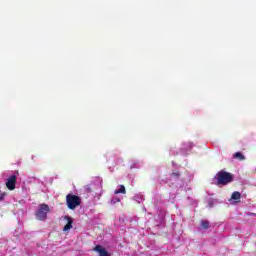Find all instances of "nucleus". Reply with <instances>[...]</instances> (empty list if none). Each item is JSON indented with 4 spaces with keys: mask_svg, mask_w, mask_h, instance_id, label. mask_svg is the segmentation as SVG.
I'll use <instances>...</instances> for the list:
<instances>
[{
    "mask_svg": "<svg viewBox=\"0 0 256 256\" xmlns=\"http://www.w3.org/2000/svg\"><path fill=\"white\" fill-rule=\"evenodd\" d=\"M215 179L217 180L216 185L219 186H225L229 185V183H233V174L226 172L225 170L219 171Z\"/></svg>",
    "mask_w": 256,
    "mask_h": 256,
    "instance_id": "obj_1",
    "label": "nucleus"
},
{
    "mask_svg": "<svg viewBox=\"0 0 256 256\" xmlns=\"http://www.w3.org/2000/svg\"><path fill=\"white\" fill-rule=\"evenodd\" d=\"M66 204L68 209L75 211V209L81 205V197L74 194H68L66 196Z\"/></svg>",
    "mask_w": 256,
    "mask_h": 256,
    "instance_id": "obj_2",
    "label": "nucleus"
},
{
    "mask_svg": "<svg viewBox=\"0 0 256 256\" xmlns=\"http://www.w3.org/2000/svg\"><path fill=\"white\" fill-rule=\"evenodd\" d=\"M51 211L49 205L42 203L39 205L38 210L35 212V217L38 221H46L47 215Z\"/></svg>",
    "mask_w": 256,
    "mask_h": 256,
    "instance_id": "obj_3",
    "label": "nucleus"
},
{
    "mask_svg": "<svg viewBox=\"0 0 256 256\" xmlns=\"http://www.w3.org/2000/svg\"><path fill=\"white\" fill-rule=\"evenodd\" d=\"M17 184V176L11 175L6 181V187L9 191H15V185Z\"/></svg>",
    "mask_w": 256,
    "mask_h": 256,
    "instance_id": "obj_4",
    "label": "nucleus"
},
{
    "mask_svg": "<svg viewBox=\"0 0 256 256\" xmlns=\"http://www.w3.org/2000/svg\"><path fill=\"white\" fill-rule=\"evenodd\" d=\"M93 251H96V253H99V256H109V252L103 246L96 245L93 249Z\"/></svg>",
    "mask_w": 256,
    "mask_h": 256,
    "instance_id": "obj_5",
    "label": "nucleus"
},
{
    "mask_svg": "<svg viewBox=\"0 0 256 256\" xmlns=\"http://www.w3.org/2000/svg\"><path fill=\"white\" fill-rule=\"evenodd\" d=\"M65 219L67 220V224L64 226L63 231L73 229V219L70 216H65Z\"/></svg>",
    "mask_w": 256,
    "mask_h": 256,
    "instance_id": "obj_6",
    "label": "nucleus"
},
{
    "mask_svg": "<svg viewBox=\"0 0 256 256\" xmlns=\"http://www.w3.org/2000/svg\"><path fill=\"white\" fill-rule=\"evenodd\" d=\"M233 157L234 159H238V161H245V155H243L241 152H236Z\"/></svg>",
    "mask_w": 256,
    "mask_h": 256,
    "instance_id": "obj_7",
    "label": "nucleus"
},
{
    "mask_svg": "<svg viewBox=\"0 0 256 256\" xmlns=\"http://www.w3.org/2000/svg\"><path fill=\"white\" fill-rule=\"evenodd\" d=\"M115 195H119L120 193H122L123 195H125V193H127V191L125 190V186L124 185H120V189L115 190Z\"/></svg>",
    "mask_w": 256,
    "mask_h": 256,
    "instance_id": "obj_8",
    "label": "nucleus"
},
{
    "mask_svg": "<svg viewBox=\"0 0 256 256\" xmlns=\"http://www.w3.org/2000/svg\"><path fill=\"white\" fill-rule=\"evenodd\" d=\"M231 199H233L234 201H239V199H241V192H234L232 195H231Z\"/></svg>",
    "mask_w": 256,
    "mask_h": 256,
    "instance_id": "obj_9",
    "label": "nucleus"
},
{
    "mask_svg": "<svg viewBox=\"0 0 256 256\" xmlns=\"http://www.w3.org/2000/svg\"><path fill=\"white\" fill-rule=\"evenodd\" d=\"M200 225H201V227H202L203 229H205V230L209 229V227H210L209 221H207V220H201V221H200Z\"/></svg>",
    "mask_w": 256,
    "mask_h": 256,
    "instance_id": "obj_10",
    "label": "nucleus"
},
{
    "mask_svg": "<svg viewBox=\"0 0 256 256\" xmlns=\"http://www.w3.org/2000/svg\"><path fill=\"white\" fill-rule=\"evenodd\" d=\"M5 195H6L5 193L0 194V201H3V199H5Z\"/></svg>",
    "mask_w": 256,
    "mask_h": 256,
    "instance_id": "obj_11",
    "label": "nucleus"
},
{
    "mask_svg": "<svg viewBox=\"0 0 256 256\" xmlns=\"http://www.w3.org/2000/svg\"><path fill=\"white\" fill-rule=\"evenodd\" d=\"M171 175L172 177H179V172H173Z\"/></svg>",
    "mask_w": 256,
    "mask_h": 256,
    "instance_id": "obj_12",
    "label": "nucleus"
},
{
    "mask_svg": "<svg viewBox=\"0 0 256 256\" xmlns=\"http://www.w3.org/2000/svg\"><path fill=\"white\" fill-rule=\"evenodd\" d=\"M247 215H248V217H251V215H253L254 217H256V214H255V213H248Z\"/></svg>",
    "mask_w": 256,
    "mask_h": 256,
    "instance_id": "obj_13",
    "label": "nucleus"
},
{
    "mask_svg": "<svg viewBox=\"0 0 256 256\" xmlns=\"http://www.w3.org/2000/svg\"><path fill=\"white\" fill-rule=\"evenodd\" d=\"M86 189H87L88 193H91V191H92L91 188L87 187Z\"/></svg>",
    "mask_w": 256,
    "mask_h": 256,
    "instance_id": "obj_14",
    "label": "nucleus"
},
{
    "mask_svg": "<svg viewBox=\"0 0 256 256\" xmlns=\"http://www.w3.org/2000/svg\"><path fill=\"white\" fill-rule=\"evenodd\" d=\"M119 201H121L120 199H117V202L119 203Z\"/></svg>",
    "mask_w": 256,
    "mask_h": 256,
    "instance_id": "obj_15",
    "label": "nucleus"
}]
</instances>
